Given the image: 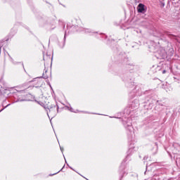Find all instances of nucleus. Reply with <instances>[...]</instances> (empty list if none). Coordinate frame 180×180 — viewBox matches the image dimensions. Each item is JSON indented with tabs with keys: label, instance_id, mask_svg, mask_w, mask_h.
Listing matches in <instances>:
<instances>
[{
	"label": "nucleus",
	"instance_id": "1",
	"mask_svg": "<svg viewBox=\"0 0 180 180\" xmlns=\"http://www.w3.org/2000/svg\"><path fill=\"white\" fill-rule=\"evenodd\" d=\"M136 9L138 13H146L147 12V6L143 4H139Z\"/></svg>",
	"mask_w": 180,
	"mask_h": 180
},
{
	"label": "nucleus",
	"instance_id": "2",
	"mask_svg": "<svg viewBox=\"0 0 180 180\" xmlns=\"http://www.w3.org/2000/svg\"><path fill=\"white\" fill-rule=\"evenodd\" d=\"M68 110H70V112H74V113H78L79 112L78 110H75L72 109V108H70V107H68Z\"/></svg>",
	"mask_w": 180,
	"mask_h": 180
},
{
	"label": "nucleus",
	"instance_id": "3",
	"mask_svg": "<svg viewBox=\"0 0 180 180\" xmlns=\"http://www.w3.org/2000/svg\"><path fill=\"white\" fill-rule=\"evenodd\" d=\"M48 109H49V112H51V107H47Z\"/></svg>",
	"mask_w": 180,
	"mask_h": 180
},
{
	"label": "nucleus",
	"instance_id": "4",
	"mask_svg": "<svg viewBox=\"0 0 180 180\" xmlns=\"http://www.w3.org/2000/svg\"><path fill=\"white\" fill-rule=\"evenodd\" d=\"M61 151H63V148H60Z\"/></svg>",
	"mask_w": 180,
	"mask_h": 180
}]
</instances>
